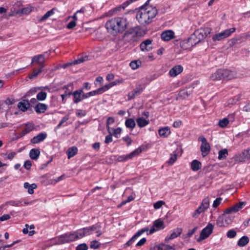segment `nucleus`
<instances>
[{
	"mask_svg": "<svg viewBox=\"0 0 250 250\" xmlns=\"http://www.w3.org/2000/svg\"><path fill=\"white\" fill-rule=\"evenodd\" d=\"M157 14L156 7L144 5L137 10L136 18L138 21L142 25L150 23Z\"/></svg>",
	"mask_w": 250,
	"mask_h": 250,
	"instance_id": "f257e3e1",
	"label": "nucleus"
},
{
	"mask_svg": "<svg viewBox=\"0 0 250 250\" xmlns=\"http://www.w3.org/2000/svg\"><path fill=\"white\" fill-rule=\"evenodd\" d=\"M127 20L125 18L117 17L106 21L105 26L108 31L113 35L123 33L126 28Z\"/></svg>",
	"mask_w": 250,
	"mask_h": 250,
	"instance_id": "f03ea898",
	"label": "nucleus"
},
{
	"mask_svg": "<svg viewBox=\"0 0 250 250\" xmlns=\"http://www.w3.org/2000/svg\"><path fill=\"white\" fill-rule=\"evenodd\" d=\"M201 42L199 39L193 33L187 40H183L181 42V46L184 49H188Z\"/></svg>",
	"mask_w": 250,
	"mask_h": 250,
	"instance_id": "7ed1b4c3",
	"label": "nucleus"
},
{
	"mask_svg": "<svg viewBox=\"0 0 250 250\" xmlns=\"http://www.w3.org/2000/svg\"><path fill=\"white\" fill-rule=\"evenodd\" d=\"M236 31L235 27L230 29H227L225 30L217 33L212 36V39L214 42L220 41L229 37L233 33Z\"/></svg>",
	"mask_w": 250,
	"mask_h": 250,
	"instance_id": "20e7f679",
	"label": "nucleus"
},
{
	"mask_svg": "<svg viewBox=\"0 0 250 250\" xmlns=\"http://www.w3.org/2000/svg\"><path fill=\"white\" fill-rule=\"evenodd\" d=\"M75 231L70 233H66L61 236H60L57 239V243L58 244H62L65 243H69L77 240Z\"/></svg>",
	"mask_w": 250,
	"mask_h": 250,
	"instance_id": "39448f33",
	"label": "nucleus"
},
{
	"mask_svg": "<svg viewBox=\"0 0 250 250\" xmlns=\"http://www.w3.org/2000/svg\"><path fill=\"white\" fill-rule=\"evenodd\" d=\"M198 140L202 142L200 149L203 156L205 157L210 151V145L208 142L207 139L203 136H200L198 138Z\"/></svg>",
	"mask_w": 250,
	"mask_h": 250,
	"instance_id": "423d86ee",
	"label": "nucleus"
},
{
	"mask_svg": "<svg viewBox=\"0 0 250 250\" xmlns=\"http://www.w3.org/2000/svg\"><path fill=\"white\" fill-rule=\"evenodd\" d=\"M213 226L209 223L204 229H202L200 233L199 237L197 239V242H200L207 239L212 232Z\"/></svg>",
	"mask_w": 250,
	"mask_h": 250,
	"instance_id": "0eeeda50",
	"label": "nucleus"
},
{
	"mask_svg": "<svg viewBox=\"0 0 250 250\" xmlns=\"http://www.w3.org/2000/svg\"><path fill=\"white\" fill-rule=\"evenodd\" d=\"M211 29L209 27L201 28L195 31L194 33L199 40H204L211 32Z\"/></svg>",
	"mask_w": 250,
	"mask_h": 250,
	"instance_id": "6e6552de",
	"label": "nucleus"
},
{
	"mask_svg": "<svg viewBox=\"0 0 250 250\" xmlns=\"http://www.w3.org/2000/svg\"><path fill=\"white\" fill-rule=\"evenodd\" d=\"M68 95H73V102L75 103H78L81 102L83 99H85L84 93L82 89L76 90L74 92L68 93Z\"/></svg>",
	"mask_w": 250,
	"mask_h": 250,
	"instance_id": "1a4fd4ad",
	"label": "nucleus"
},
{
	"mask_svg": "<svg viewBox=\"0 0 250 250\" xmlns=\"http://www.w3.org/2000/svg\"><path fill=\"white\" fill-rule=\"evenodd\" d=\"M247 160H250V149L244 150L242 153L235 156V160L237 162H242Z\"/></svg>",
	"mask_w": 250,
	"mask_h": 250,
	"instance_id": "9d476101",
	"label": "nucleus"
},
{
	"mask_svg": "<svg viewBox=\"0 0 250 250\" xmlns=\"http://www.w3.org/2000/svg\"><path fill=\"white\" fill-rule=\"evenodd\" d=\"M142 150L141 148H137L130 153L127 155H123L118 158V160L120 162L125 161L129 159H132L133 157L139 155L141 153Z\"/></svg>",
	"mask_w": 250,
	"mask_h": 250,
	"instance_id": "9b49d317",
	"label": "nucleus"
},
{
	"mask_svg": "<svg viewBox=\"0 0 250 250\" xmlns=\"http://www.w3.org/2000/svg\"><path fill=\"white\" fill-rule=\"evenodd\" d=\"M246 205L244 202H240L235 205L228 208L226 209L225 213L226 214H229L231 212H236L242 209Z\"/></svg>",
	"mask_w": 250,
	"mask_h": 250,
	"instance_id": "f8f14e48",
	"label": "nucleus"
},
{
	"mask_svg": "<svg viewBox=\"0 0 250 250\" xmlns=\"http://www.w3.org/2000/svg\"><path fill=\"white\" fill-rule=\"evenodd\" d=\"M45 54L49 55V53L45 52L44 55L40 54L34 56L32 59L31 64L35 62L41 65H43L45 61Z\"/></svg>",
	"mask_w": 250,
	"mask_h": 250,
	"instance_id": "ddd939ff",
	"label": "nucleus"
},
{
	"mask_svg": "<svg viewBox=\"0 0 250 250\" xmlns=\"http://www.w3.org/2000/svg\"><path fill=\"white\" fill-rule=\"evenodd\" d=\"M161 37L164 41H169L175 38L174 32L171 30H168L163 32Z\"/></svg>",
	"mask_w": 250,
	"mask_h": 250,
	"instance_id": "4468645a",
	"label": "nucleus"
},
{
	"mask_svg": "<svg viewBox=\"0 0 250 250\" xmlns=\"http://www.w3.org/2000/svg\"><path fill=\"white\" fill-rule=\"evenodd\" d=\"M222 71L223 73V80H231L236 78L237 77V74L235 71L227 69H222Z\"/></svg>",
	"mask_w": 250,
	"mask_h": 250,
	"instance_id": "2eb2a0df",
	"label": "nucleus"
},
{
	"mask_svg": "<svg viewBox=\"0 0 250 250\" xmlns=\"http://www.w3.org/2000/svg\"><path fill=\"white\" fill-rule=\"evenodd\" d=\"M47 134L45 132H41L37 136H34L31 140L33 144H38L43 141L47 137Z\"/></svg>",
	"mask_w": 250,
	"mask_h": 250,
	"instance_id": "dca6fc26",
	"label": "nucleus"
},
{
	"mask_svg": "<svg viewBox=\"0 0 250 250\" xmlns=\"http://www.w3.org/2000/svg\"><path fill=\"white\" fill-rule=\"evenodd\" d=\"M182 232V229L181 228H177L174 229L173 232L171 233L170 236H167L165 238V241L168 242L169 240L173 239L178 236H179Z\"/></svg>",
	"mask_w": 250,
	"mask_h": 250,
	"instance_id": "f3484780",
	"label": "nucleus"
},
{
	"mask_svg": "<svg viewBox=\"0 0 250 250\" xmlns=\"http://www.w3.org/2000/svg\"><path fill=\"white\" fill-rule=\"evenodd\" d=\"M89 235L92 232H95L97 233V236H100L102 232L101 231V227L98 224H95L91 227H86Z\"/></svg>",
	"mask_w": 250,
	"mask_h": 250,
	"instance_id": "a211bd4d",
	"label": "nucleus"
},
{
	"mask_svg": "<svg viewBox=\"0 0 250 250\" xmlns=\"http://www.w3.org/2000/svg\"><path fill=\"white\" fill-rule=\"evenodd\" d=\"M151 250H175L173 247L165 244H161L151 247Z\"/></svg>",
	"mask_w": 250,
	"mask_h": 250,
	"instance_id": "6ab92c4d",
	"label": "nucleus"
},
{
	"mask_svg": "<svg viewBox=\"0 0 250 250\" xmlns=\"http://www.w3.org/2000/svg\"><path fill=\"white\" fill-rule=\"evenodd\" d=\"M151 41L150 40H146L143 42L140 45L141 49L143 51H149L152 49Z\"/></svg>",
	"mask_w": 250,
	"mask_h": 250,
	"instance_id": "aec40b11",
	"label": "nucleus"
},
{
	"mask_svg": "<svg viewBox=\"0 0 250 250\" xmlns=\"http://www.w3.org/2000/svg\"><path fill=\"white\" fill-rule=\"evenodd\" d=\"M183 71V67L180 65H176L172 68L169 72V74L171 77H175Z\"/></svg>",
	"mask_w": 250,
	"mask_h": 250,
	"instance_id": "412c9836",
	"label": "nucleus"
},
{
	"mask_svg": "<svg viewBox=\"0 0 250 250\" xmlns=\"http://www.w3.org/2000/svg\"><path fill=\"white\" fill-rule=\"evenodd\" d=\"M30 103L28 100H22L19 102L18 104V107L21 111L24 112L26 111L30 107Z\"/></svg>",
	"mask_w": 250,
	"mask_h": 250,
	"instance_id": "4be33fe9",
	"label": "nucleus"
},
{
	"mask_svg": "<svg viewBox=\"0 0 250 250\" xmlns=\"http://www.w3.org/2000/svg\"><path fill=\"white\" fill-rule=\"evenodd\" d=\"M210 79L213 81L223 80V73L222 69H218L215 72L213 73L211 75Z\"/></svg>",
	"mask_w": 250,
	"mask_h": 250,
	"instance_id": "5701e85b",
	"label": "nucleus"
},
{
	"mask_svg": "<svg viewBox=\"0 0 250 250\" xmlns=\"http://www.w3.org/2000/svg\"><path fill=\"white\" fill-rule=\"evenodd\" d=\"M143 91V88L142 87H136L134 90L129 93L127 95L128 100H131L133 99L136 96L139 95Z\"/></svg>",
	"mask_w": 250,
	"mask_h": 250,
	"instance_id": "b1692460",
	"label": "nucleus"
},
{
	"mask_svg": "<svg viewBox=\"0 0 250 250\" xmlns=\"http://www.w3.org/2000/svg\"><path fill=\"white\" fill-rule=\"evenodd\" d=\"M23 187L27 189L29 194H32L34 193V189L37 188V185L36 184H30L28 182H25L23 184Z\"/></svg>",
	"mask_w": 250,
	"mask_h": 250,
	"instance_id": "393cba45",
	"label": "nucleus"
},
{
	"mask_svg": "<svg viewBox=\"0 0 250 250\" xmlns=\"http://www.w3.org/2000/svg\"><path fill=\"white\" fill-rule=\"evenodd\" d=\"M75 233L76 235L78 236V237H77V240L83 237L85 235H89L86 228H84L82 229H78L75 231Z\"/></svg>",
	"mask_w": 250,
	"mask_h": 250,
	"instance_id": "a878e982",
	"label": "nucleus"
},
{
	"mask_svg": "<svg viewBox=\"0 0 250 250\" xmlns=\"http://www.w3.org/2000/svg\"><path fill=\"white\" fill-rule=\"evenodd\" d=\"M40 155V151L37 148H33L29 152V156L32 160H37Z\"/></svg>",
	"mask_w": 250,
	"mask_h": 250,
	"instance_id": "bb28decb",
	"label": "nucleus"
},
{
	"mask_svg": "<svg viewBox=\"0 0 250 250\" xmlns=\"http://www.w3.org/2000/svg\"><path fill=\"white\" fill-rule=\"evenodd\" d=\"M47 109V105L44 104L39 103L35 107V110L38 113H44Z\"/></svg>",
	"mask_w": 250,
	"mask_h": 250,
	"instance_id": "cd10ccee",
	"label": "nucleus"
},
{
	"mask_svg": "<svg viewBox=\"0 0 250 250\" xmlns=\"http://www.w3.org/2000/svg\"><path fill=\"white\" fill-rule=\"evenodd\" d=\"M78 148L76 146L69 148L66 151V154L68 159H70L77 154Z\"/></svg>",
	"mask_w": 250,
	"mask_h": 250,
	"instance_id": "c85d7f7f",
	"label": "nucleus"
},
{
	"mask_svg": "<svg viewBox=\"0 0 250 250\" xmlns=\"http://www.w3.org/2000/svg\"><path fill=\"white\" fill-rule=\"evenodd\" d=\"M170 134V128L167 126L160 128L159 130V134L161 137H166Z\"/></svg>",
	"mask_w": 250,
	"mask_h": 250,
	"instance_id": "c756f323",
	"label": "nucleus"
},
{
	"mask_svg": "<svg viewBox=\"0 0 250 250\" xmlns=\"http://www.w3.org/2000/svg\"><path fill=\"white\" fill-rule=\"evenodd\" d=\"M34 129V125L32 124H26L21 133V137H22L25 134L31 131Z\"/></svg>",
	"mask_w": 250,
	"mask_h": 250,
	"instance_id": "7c9ffc66",
	"label": "nucleus"
},
{
	"mask_svg": "<svg viewBox=\"0 0 250 250\" xmlns=\"http://www.w3.org/2000/svg\"><path fill=\"white\" fill-rule=\"evenodd\" d=\"M136 123L138 125L142 128L146 126L149 124V121L145 119L144 117H138L136 119Z\"/></svg>",
	"mask_w": 250,
	"mask_h": 250,
	"instance_id": "2f4dec72",
	"label": "nucleus"
},
{
	"mask_svg": "<svg viewBox=\"0 0 250 250\" xmlns=\"http://www.w3.org/2000/svg\"><path fill=\"white\" fill-rule=\"evenodd\" d=\"M125 124L127 128L131 130L134 128L136 126L135 122L134 120L132 118H128L126 119L125 121Z\"/></svg>",
	"mask_w": 250,
	"mask_h": 250,
	"instance_id": "473e14b6",
	"label": "nucleus"
},
{
	"mask_svg": "<svg viewBox=\"0 0 250 250\" xmlns=\"http://www.w3.org/2000/svg\"><path fill=\"white\" fill-rule=\"evenodd\" d=\"M249 241V238L247 236H243L239 240L237 245L240 247H244L248 244Z\"/></svg>",
	"mask_w": 250,
	"mask_h": 250,
	"instance_id": "72a5a7b5",
	"label": "nucleus"
},
{
	"mask_svg": "<svg viewBox=\"0 0 250 250\" xmlns=\"http://www.w3.org/2000/svg\"><path fill=\"white\" fill-rule=\"evenodd\" d=\"M204 211H205L209 207V199L208 197L205 198L201 205L199 206Z\"/></svg>",
	"mask_w": 250,
	"mask_h": 250,
	"instance_id": "f704fd0d",
	"label": "nucleus"
},
{
	"mask_svg": "<svg viewBox=\"0 0 250 250\" xmlns=\"http://www.w3.org/2000/svg\"><path fill=\"white\" fill-rule=\"evenodd\" d=\"M201 163L199 161L194 160L191 163V168L192 170L196 171L201 168Z\"/></svg>",
	"mask_w": 250,
	"mask_h": 250,
	"instance_id": "c9c22d12",
	"label": "nucleus"
},
{
	"mask_svg": "<svg viewBox=\"0 0 250 250\" xmlns=\"http://www.w3.org/2000/svg\"><path fill=\"white\" fill-rule=\"evenodd\" d=\"M153 227L156 228L158 230L163 229L165 228L164 222L161 219H157L153 223Z\"/></svg>",
	"mask_w": 250,
	"mask_h": 250,
	"instance_id": "e433bc0d",
	"label": "nucleus"
},
{
	"mask_svg": "<svg viewBox=\"0 0 250 250\" xmlns=\"http://www.w3.org/2000/svg\"><path fill=\"white\" fill-rule=\"evenodd\" d=\"M41 87H32L24 96V98L31 97L37 93L38 90L41 89Z\"/></svg>",
	"mask_w": 250,
	"mask_h": 250,
	"instance_id": "4c0bfd02",
	"label": "nucleus"
},
{
	"mask_svg": "<svg viewBox=\"0 0 250 250\" xmlns=\"http://www.w3.org/2000/svg\"><path fill=\"white\" fill-rule=\"evenodd\" d=\"M54 14V9H52L51 10L47 11L43 16H42L40 19V21H43L46 20L48 19L50 16L53 15Z\"/></svg>",
	"mask_w": 250,
	"mask_h": 250,
	"instance_id": "58836bf2",
	"label": "nucleus"
},
{
	"mask_svg": "<svg viewBox=\"0 0 250 250\" xmlns=\"http://www.w3.org/2000/svg\"><path fill=\"white\" fill-rule=\"evenodd\" d=\"M178 151V152H181V148H177L176 150V151L174 152V154H172L170 155V157L168 162V164L170 165H172L177 160V154L175 153L176 152Z\"/></svg>",
	"mask_w": 250,
	"mask_h": 250,
	"instance_id": "ea45409f",
	"label": "nucleus"
},
{
	"mask_svg": "<svg viewBox=\"0 0 250 250\" xmlns=\"http://www.w3.org/2000/svg\"><path fill=\"white\" fill-rule=\"evenodd\" d=\"M141 65V62L139 60H135L130 62L129 66L133 70H135Z\"/></svg>",
	"mask_w": 250,
	"mask_h": 250,
	"instance_id": "a19ab883",
	"label": "nucleus"
},
{
	"mask_svg": "<svg viewBox=\"0 0 250 250\" xmlns=\"http://www.w3.org/2000/svg\"><path fill=\"white\" fill-rule=\"evenodd\" d=\"M228 155V152L227 149H224L220 150L218 152V159H225Z\"/></svg>",
	"mask_w": 250,
	"mask_h": 250,
	"instance_id": "79ce46f5",
	"label": "nucleus"
},
{
	"mask_svg": "<svg viewBox=\"0 0 250 250\" xmlns=\"http://www.w3.org/2000/svg\"><path fill=\"white\" fill-rule=\"evenodd\" d=\"M122 130L121 127H118L117 128H112V129H111V132H112V135L118 138L120 136Z\"/></svg>",
	"mask_w": 250,
	"mask_h": 250,
	"instance_id": "37998d69",
	"label": "nucleus"
},
{
	"mask_svg": "<svg viewBox=\"0 0 250 250\" xmlns=\"http://www.w3.org/2000/svg\"><path fill=\"white\" fill-rule=\"evenodd\" d=\"M115 122L114 119L113 117H109L106 120V128L108 133H110L111 129L112 127L109 126L110 125L113 124Z\"/></svg>",
	"mask_w": 250,
	"mask_h": 250,
	"instance_id": "c03bdc74",
	"label": "nucleus"
},
{
	"mask_svg": "<svg viewBox=\"0 0 250 250\" xmlns=\"http://www.w3.org/2000/svg\"><path fill=\"white\" fill-rule=\"evenodd\" d=\"M231 222V220H229V222L225 223L223 218H219L217 220V225L219 227H225V226H227V225H229V224H230Z\"/></svg>",
	"mask_w": 250,
	"mask_h": 250,
	"instance_id": "a18cd8bd",
	"label": "nucleus"
},
{
	"mask_svg": "<svg viewBox=\"0 0 250 250\" xmlns=\"http://www.w3.org/2000/svg\"><path fill=\"white\" fill-rule=\"evenodd\" d=\"M229 120L228 118H225L220 120L218 123L219 126L224 128L226 127L229 123Z\"/></svg>",
	"mask_w": 250,
	"mask_h": 250,
	"instance_id": "49530a36",
	"label": "nucleus"
},
{
	"mask_svg": "<svg viewBox=\"0 0 250 250\" xmlns=\"http://www.w3.org/2000/svg\"><path fill=\"white\" fill-rule=\"evenodd\" d=\"M47 96L46 93L43 91H41L38 93L37 95V98L38 101H44L46 99Z\"/></svg>",
	"mask_w": 250,
	"mask_h": 250,
	"instance_id": "de8ad7c7",
	"label": "nucleus"
},
{
	"mask_svg": "<svg viewBox=\"0 0 250 250\" xmlns=\"http://www.w3.org/2000/svg\"><path fill=\"white\" fill-rule=\"evenodd\" d=\"M88 60V57L87 56L85 55L83 57L79 58L77 60L74 61L73 64H79V63L87 61Z\"/></svg>",
	"mask_w": 250,
	"mask_h": 250,
	"instance_id": "09e8293b",
	"label": "nucleus"
},
{
	"mask_svg": "<svg viewBox=\"0 0 250 250\" xmlns=\"http://www.w3.org/2000/svg\"><path fill=\"white\" fill-rule=\"evenodd\" d=\"M101 94L99 91L98 89L86 93H84L85 99L89 97L95 96L96 95Z\"/></svg>",
	"mask_w": 250,
	"mask_h": 250,
	"instance_id": "8fccbe9b",
	"label": "nucleus"
},
{
	"mask_svg": "<svg viewBox=\"0 0 250 250\" xmlns=\"http://www.w3.org/2000/svg\"><path fill=\"white\" fill-rule=\"evenodd\" d=\"M33 9L34 8L32 6L25 7L21 10V13L22 14L28 15L32 11Z\"/></svg>",
	"mask_w": 250,
	"mask_h": 250,
	"instance_id": "3c124183",
	"label": "nucleus"
},
{
	"mask_svg": "<svg viewBox=\"0 0 250 250\" xmlns=\"http://www.w3.org/2000/svg\"><path fill=\"white\" fill-rule=\"evenodd\" d=\"M112 87V86L111 85V83H110L108 84H106V85H104V86H103L101 88H98V90H99L100 93L102 94V93H104V92L107 91V90H108L109 88H110Z\"/></svg>",
	"mask_w": 250,
	"mask_h": 250,
	"instance_id": "603ef678",
	"label": "nucleus"
},
{
	"mask_svg": "<svg viewBox=\"0 0 250 250\" xmlns=\"http://www.w3.org/2000/svg\"><path fill=\"white\" fill-rule=\"evenodd\" d=\"M28 227H29V225L27 224H26L25 228L23 229L22 232L24 234L28 233L29 236H32L33 235H34L35 234V231L34 230H30L29 231H28V229H29Z\"/></svg>",
	"mask_w": 250,
	"mask_h": 250,
	"instance_id": "864d4df0",
	"label": "nucleus"
},
{
	"mask_svg": "<svg viewBox=\"0 0 250 250\" xmlns=\"http://www.w3.org/2000/svg\"><path fill=\"white\" fill-rule=\"evenodd\" d=\"M204 212V210L201 208L199 207L192 213V217H197L199 215V214Z\"/></svg>",
	"mask_w": 250,
	"mask_h": 250,
	"instance_id": "5fc2aeb1",
	"label": "nucleus"
},
{
	"mask_svg": "<svg viewBox=\"0 0 250 250\" xmlns=\"http://www.w3.org/2000/svg\"><path fill=\"white\" fill-rule=\"evenodd\" d=\"M189 95V93H188V91L186 89H183L179 93V95L183 98H186Z\"/></svg>",
	"mask_w": 250,
	"mask_h": 250,
	"instance_id": "6e6d98bb",
	"label": "nucleus"
},
{
	"mask_svg": "<svg viewBox=\"0 0 250 250\" xmlns=\"http://www.w3.org/2000/svg\"><path fill=\"white\" fill-rule=\"evenodd\" d=\"M86 114V111L82 109H78L76 112L77 116L80 118L85 116Z\"/></svg>",
	"mask_w": 250,
	"mask_h": 250,
	"instance_id": "4d7b16f0",
	"label": "nucleus"
},
{
	"mask_svg": "<svg viewBox=\"0 0 250 250\" xmlns=\"http://www.w3.org/2000/svg\"><path fill=\"white\" fill-rule=\"evenodd\" d=\"M222 200L223 199L221 197H218L216 198L213 202L212 207L214 208H217L221 203Z\"/></svg>",
	"mask_w": 250,
	"mask_h": 250,
	"instance_id": "13d9d810",
	"label": "nucleus"
},
{
	"mask_svg": "<svg viewBox=\"0 0 250 250\" xmlns=\"http://www.w3.org/2000/svg\"><path fill=\"white\" fill-rule=\"evenodd\" d=\"M100 243L96 240L92 241L90 243V247L93 249H97L100 246Z\"/></svg>",
	"mask_w": 250,
	"mask_h": 250,
	"instance_id": "bf43d9fd",
	"label": "nucleus"
},
{
	"mask_svg": "<svg viewBox=\"0 0 250 250\" xmlns=\"http://www.w3.org/2000/svg\"><path fill=\"white\" fill-rule=\"evenodd\" d=\"M165 204V202L163 201H159L154 203V208L156 209H159L162 206Z\"/></svg>",
	"mask_w": 250,
	"mask_h": 250,
	"instance_id": "052dcab7",
	"label": "nucleus"
},
{
	"mask_svg": "<svg viewBox=\"0 0 250 250\" xmlns=\"http://www.w3.org/2000/svg\"><path fill=\"white\" fill-rule=\"evenodd\" d=\"M236 235V232L232 229L228 231L227 234V236L229 238H234Z\"/></svg>",
	"mask_w": 250,
	"mask_h": 250,
	"instance_id": "680f3d73",
	"label": "nucleus"
},
{
	"mask_svg": "<svg viewBox=\"0 0 250 250\" xmlns=\"http://www.w3.org/2000/svg\"><path fill=\"white\" fill-rule=\"evenodd\" d=\"M139 236L138 235H137L136 233H135L132 237L128 241H127L125 245V246H130L134 242V241L135 240V239L136 238H137Z\"/></svg>",
	"mask_w": 250,
	"mask_h": 250,
	"instance_id": "e2e57ef3",
	"label": "nucleus"
},
{
	"mask_svg": "<svg viewBox=\"0 0 250 250\" xmlns=\"http://www.w3.org/2000/svg\"><path fill=\"white\" fill-rule=\"evenodd\" d=\"M69 119L68 116H64L62 118V120L60 121V122L59 123V124L57 125L56 127V129L59 128L61 125L65 122H66Z\"/></svg>",
	"mask_w": 250,
	"mask_h": 250,
	"instance_id": "0e129e2a",
	"label": "nucleus"
},
{
	"mask_svg": "<svg viewBox=\"0 0 250 250\" xmlns=\"http://www.w3.org/2000/svg\"><path fill=\"white\" fill-rule=\"evenodd\" d=\"M88 247L85 243L79 245L77 248L76 250H87Z\"/></svg>",
	"mask_w": 250,
	"mask_h": 250,
	"instance_id": "69168bd1",
	"label": "nucleus"
},
{
	"mask_svg": "<svg viewBox=\"0 0 250 250\" xmlns=\"http://www.w3.org/2000/svg\"><path fill=\"white\" fill-rule=\"evenodd\" d=\"M123 140L126 143L127 146H130L131 144L132 140L131 138L127 136L122 138Z\"/></svg>",
	"mask_w": 250,
	"mask_h": 250,
	"instance_id": "338daca9",
	"label": "nucleus"
},
{
	"mask_svg": "<svg viewBox=\"0 0 250 250\" xmlns=\"http://www.w3.org/2000/svg\"><path fill=\"white\" fill-rule=\"evenodd\" d=\"M109 133V135H108L105 137V139L104 142L106 144H109L112 141V132L110 131V133Z\"/></svg>",
	"mask_w": 250,
	"mask_h": 250,
	"instance_id": "774afa93",
	"label": "nucleus"
}]
</instances>
